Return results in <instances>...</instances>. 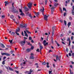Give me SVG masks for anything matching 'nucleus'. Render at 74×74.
I'll return each mask as SVG.
<instances>
[{
	"label": "nucleus",
	"instance_id": "f8f14e48",
	"mask_svg": "<svg viewBox=\"0 0 74 74\" xmlns=\"http://www.w3.org/2000/svg\"><path fill=\"white\" fill-rule=\"evenodd\" d=\"M43 48V47H42V46H40V53H41V50Z\"/></svg>",
	"mask_w": 74,
	"mask_h": 74
},
{
	"label": "nucleus",
	"instance_id": "de8ad7c7",
	"mask_svg": "<svg viewBox=\"0 0 74 74\" xmlns=\"http://www.w3.org/2000/svg\"><path fill=\"white\" fill-rule=\"evenodd\" d=\"M38 45H39L40 46H41V43H40V42H39L38 43Z\"/></svg>",
	"mask_w": 74,
	"mask_h": 74
},
{
	"label": "nucleus",
	"instance_id": "ddd939ff",
	"mask_svg": "<svg viewBox=\"0 0 74 74\" xmlns=\"http://www.w3.org/2000/svg\"><path fill=\"white\" fill-rule=\"evenodd\" d=\"M40 11L41 12H44V8L43 7V9H41L40 10Z\"/></svg>",
	"mask_w": 74,
	"mask_h": 74
},
{
	"label": "nucleus",
	"instance_id": "423d86ee",
	"mask_svg": "<svg viewBox=\"0 0 74 74\" xmlns=\"http://www.w3.org/2000/svg\"><path fill=\"white\" fill-rule=\"evenodd\" d=\"M32 3H30L28 5V7L29 9H31V7H32Z\"/></svg>",
	"mask_w": 74,
	"mask_h": 74
},
{
	"label": "nucleus",
	"instance_id": "20e7f679",
	"mask_svg": "<svg viewBox=\"0 0 74 74\" xmlns=\"http://www.w3.org/2000/svg\"><path fill=\"white\" fill-rule=\"evenodd\" d=\"M67 41H69V46H70L71 44V40H70V38H68L67 39Z\"/></svg>",
	"mask_w": 74,
	"mask_h": 74
},
{
	"label": "nucleus",
	"instance_id": "39448f33",
	"mask_svg": "<svg viewBox=\"0 0 74 74\" xmlns=\"http://www.w3.org/2000/svg\"><path fill=\"white\" fill-rule=\"evenodd\" d=\"M2 55H6V56H10V54L7 53H1Z\"/></svg>",
	"mask_w": 74,
	"mask_h": 74
},
{
	"label": "nucleus",
	"instance_id": "5701e85b",
	"mask_svg": "<svg viewBox=\"0 0 74 74\" xmlns=\"http://www.w3.org/2000/svg\"><path fill=\"white\" fill-rule=\"evenodd\" d=\"M35 15L36 16L38 17V15H39V13L38 12L37 13H36V14Z\"/></svg>",
	"mask_w": 74,
	"mask_h": 74
},
{
	"label": "nucleus",
	"instance_id": "3c124183",
	"mask_svg": "<svg viewBox=\"0 0 74 74\" xmlns=\"http://www.w3.org/2000/svg\"><path fill=\"white\" fill-rule=\"evenodd\" d=\"M36 51L38 52H40V51L39 50V49H38L36 50Z\"/></svg>",
	"mask_w": 74,
	"mask_h": 74
},
{
	"label": "nucleus",
	"instance_id": "69168bd1",
	"mask_svg": "<svg viewBox=\"0 0 74 74\" xmlns=\"http://www.w3.org/2000/svg\"><path fill=\"white\" fill-rule=\"evenodd\" d=\"M69 71H70V73H73L71 72V69H69Z\"/></svg>",
	"mask_w": 74,
	"mask_h": 74
},
{
	"label": "nucleus",
	"instance_id": "5fc2aeb1",
	"mask_svg": "<svg viewBox=\"0 0 74 74\" xmlns=\"http://www.w3.org/2000/svg\"><path fill=\"white\" fill-rule=\"evenodd\" d=\"M55 29V27H52V29L53 30V29L54 30V29Z\"/></svg>",
	"mask_w": 74,
	"mask_h": 74
},
{
	"label": "nucleus",
	"instance_id": "052dcab7",
	"mask_svg": "<svg viewBox=\"0 0 74 74\" xmlns=\"http://www.w3.org/2000/svg\"><path fill=\"white\" fill-rule=\"evenodd\" d=\"M3 73V71H2V70H1L0 71V74H1V73Z\"/></svg>",
	"mask_w": 74,
	"mask_h": 74
},
{
	"label": "nucleus",
	"instance_id": "13d9d810",
	"mask_svg": "<svg viewBox=\"0 0 74 74\" xmlns=\"http://www.w3.org/2000/svg\"><path fill=\"white\" fill-rule=\"evenodd\" d=\"M57 45L58 47H59V46H60V45H59V44L58 43H57Z\"/></svg>",
	"mask_w": 74,
	"mask_h": 74
},
{
	"label": "nucleus",
	"instance_id": "7c9ffc66",
	"mask_svg": "<svg viewBox=\"0 0 74 74\" xmlns=\"http://www.w3.org/2000/svg\"><path fill=\"white\" fill-rule=\"evenodd\" d=\"M59 58V56H56V60H58V58Z\"/></svg>",
	"mask_w": 74,
	"mask_h": 74
},
{
	"label": "nucleus",
	"instance_id": "4d7b16f0",
	"mask_svg": "<svg viewBox=\"0 0 74 74\" xmlns=\"http://www.w3.org/2000/svg\"><path fill=\"white\" fill-rule=\"evenodd\" d=\"M5 16H2V18H5Z\"/></svg>",
	"mask_w": 74,
	"mask_h": 74
},
{
	"label": "nucleus",
	"instance_id": "e2e57ef3",
	"mask_svg": "<svg viewBox=\"0 0 74 74\" xmlns=\"http://www.w3.org/2000/svg\"><path fill=\"white\" fill-rule=\"evenodd\" d=\"M6 47L8 48H10V46L9 45H7Z\"/></svg>",
	"mask_w": 74,
	"mask_h": 74
},
{
	"label": "nucleus",
	"instance_id": "0e129e2a",
	"mask_svg": "<svg viewBox=\"0 0 74 74\" xmlns=\"http://www.w3.org/2000/svg\"><path fill=\"white\" fill-rule=\"evenodd\" d=\"M15 72L16 73H17V74H18V73H19V71H16Z\"/></svg>",
	"mask_w": 74,
	"mask_h": 74
},
{
	"label": "nucleus",
	"instance_id": "6e6552de",
	"mask_svg": "<svg viewBox=\"0 0 74 74\" xmlns=\"http://www.w3.org/2000/svg\"><path fill=\"white\" fill-rule=\"evenodd\" d=\"M48 16H47L46 15H44V19H45V20L46 21H47V18Z\"/></svg>",
	"mask_w": 74,
	"mask_h": 74
},
{
	"label": "nucleus",
	"instance_id": "79ce46f5",
	"mask_svg": "<svg viewBox=\"0 0 74 74\" xmlns=\"http://www.w3.org/2000/svg\"><path fill=\"white\" fill-rule=\"evenodd\" d=\"M33 49H34V46H32L31 47V49L33 50Z\"/></svg>",
	"mask_w": 74,
	"mask_h": 74
},
{
	"label": "nucleus",
	"instance_id": "37998d69",
	"mask_svg": "<svg viewBox=\"0 0 74 74\" xmlns=\"http://www.w3.org/2000/svg\"><path fill=\"white\" fill-rule=\"evenodd\" d=\"M66 12H64V16H66Z\"/></svg>",
	"mask_w": 74,
	"mask_h": 74
},
{
	"label": "nucleus",
	"instance_id": "4be33fe9",
	"mask_svg": "<svg viewBox=\"0 0 74 74\" xmlns=\"http://www.w3.org/2000/svg\"><path fill=\"white\" fill-rule=\"evenodd\" d=\"M5 61H6L5 60H3V62H2V64H3V65L5 64Z\"/></svg>",
	"mask_w": 74,
	"mask_h": 74
},
{
	"label": "nucleus",
	"instance_id": "338daca9",
	"mask_svg": "<svg viewBox=\"0 0 74 74\" xmlns=\"http://www.w3.org/2000/svg\"><path fill=\"white\" fill-rule=\"evenodd\" d=\"M70 67L71 68H72V69H73V66H72V65H70Z\"/></svg>",
	"mask_w": 74,
	"mask_h": 74
},
{
	"label": "nucleus",
	"instance_id": "c03bdc74",
	"mask_svg": "<svg viewBox=\"0 0 74 74\" xmlns=\"http://www.w3.org/2000/svg\"><path fill=\"white\" fill-rule=\"evenodd\" d=\"M51 13L52 14H53V10H51Z\"/></svg>",
	"mask_w": 74,
	"mask_h": 74
},
{
	"label": "nucleus",
	"instance_id": "9b49d317",
	"mask_svg": "<svg viewBox=\"0 0 74 74\" xmlns=\"http://www.w3.org/2000/svg\"><path fill=\"white\" fill-rule=\"evenodd\" d=\"M24 10L25 11H29L28 8H26V7H24Z\"/></svg>",
	"mask_w": 74,
	"mask_h": 74
},
{
	"label": "nucleus",
	"instance_id": "680f3d73",
	"mask_svg": "<svg viewBox=\"0 0 74 74\" xmlns=\"http://www.w3.org/2000/svg\"><path fill=\"white\" fill-rule=\"evenodd\" d=\"M71 48H72V49H74V46H73V45L72 46Z\"/></svg>",
	"mask_w": 74,
	"mask_h": 74
},
{
	"label": "nucleus",
	"instance_id": "72a5a7b5",
	"mask_svg": "<svg viewBox=\"0 0 74 74\" xmlns=\"http://www.w3.org/2000/svg\"><path fill=\"white\" fill-rule=\"evenodd\" d=\"M9 42H10L11 44H12V40H9Z\"/></svg>",
	"mask_w": 74,
	"mask_h": 74
},
{
	"label": "nucleus",
	"instance_id": "603ef678",
	"mask_svg": "<svg viewBox=\"0 0 74 74\" xmlns=\"http://www.w3.org/2000/svg\"><path fill=\"white\" fill-rule=\"evenodd\" d=\"M69 56H71V54L70 53H69Z\"/></svg>",
	"mask_w": 74,
	"mask_h": 74
},
{
	"label": "nucleus",
	"instance_id": "bb28decb",
	"mask_svg": "<svg viewBox=\"0 0 74 74\" xmlns=\"http://www.w3.org/2000/svg\"><path fill=\"white\" fill-rule=\"evenodd\" d=\"M19 11L20 12V13H21L22 12H22V9H19Z\"/></svg>",
	"mask_w": 74,
	"mask_h": 74
},
{
	"label": "nucleus",
	"instance_id": "a18cd8bd",
	"mask_svg": "<svg viewBox=\"0 0 74 74\" xmlns=\"http://www.w3.org/2000/svg\"><path fill=\"white\" fill-rule=\"evenodd\" d=\"M16 30L17 32H19V31L20 30V28H18V29H16Z\"/></svg>",
	"mask_w": 74,
	"mask_h": 74
},
{
	"label": "nucleus",
	"instance_id": "4468645a",
	"mask_svg": "<svg viewBox=\"0 0 74 74\" xmlns=\"http://www.w3.org/2000/svg\"><path fill=\"white\" fill-rule=\"evenodd\" d=\"M15 33L14 32H12L11 34V36H14V35H15Z\"/></svg>",
	"mask_w": 74,
	"mask_h": 74
},
{
	"label": "nucleus",
	"instance_id": "393cba45",
	"mask_svg": "<svg viewBox=\"0 0 74 74\" xmlns=\"http://www.w3.org/2000/svg\"><path fill=\"white\" fill-rule=\"evenodd\" d=\"M60 10L61 14H62L63 13V11L62 10V8H60Z\"/></svg>",
	"mask_w": 74,
	"mask_h": 74
},
{
	"label": "nucleus",
	"instance_id": "cd10ccee",
	"mask_svg": "<svg viewBox=\"0 0 74 74\" xmlns=\"http://www.w3.org/2000/svg\"><path fill=\"white\" fill-rule=\"evenodd\" d=\"M68 25L69 26H70L71 25V22H69L68 23Z\"/></svg>",
	"mask_w": 74,
	"mask_h": 74
},
{
	"label": "nucleus",
	"instance_id": "e433bc0d",
	"mask_svg": "<svg viewBox=\"0 0 74 74\" xmlns=\"http://www.w3.org/2000/svg\"><path fill=\"white\" fill-rule=\"evenodd\" d=\"M64 23L65 25H67V22H66V21L65 20H64Z\"/></svg>",
	"mask_w": 74,
	"mask_h": 74
},
{
	"label": "nucleus",
	"instance_id": "6ab92c4d",
	"mask_svg": "<svg viewBox=\"0 0 74 74\" xmlns=\"http://www.w3.org/2000/svg\"><path fill=\"white\" fill-rule=\"evenodd\" d=\"M47 64V63L45 62H43L42 63V65H45V64Z\"/></svg>",
	"mask_w": 74,
	"mask_h": 74
},
{
	"label": "nucleus",
	"instance_id": "aec40b11",
	"mask_svg": "<svg viewBox=\"0 0 74 74\" xmlns=\"http://www.w3.org/2000/svg\"><path fill=\"white\" fill-rule=\"evenodd\" d=\"M54 5L55 7H57L58 5H59V3L56 4V3H55L54 4Z\"/></svg>",
	"mask_w": 74,
	"mask_h": 74
},
{
	"label": "nucleus",
	"instance_id": "1a4fd4ad",
	"mask_svg": "<svg viewBox=\"0 0 74 74\" xmlns=\"http://www.w3.org/2000/svg\"><path fill=\"white\" fill-rule=\"evenodd\" d=\"M12 12H13L14 13H18V11L17 10H16V11H14V9L13 10V9L12 10Z\"/></svg>",
	"mask_w": 74,
	"mask_h": 74
},
{
	"label": "nucleus",
	"instance_id": "f03ea898",
	"mask_svg": "<svg viewBox=\"0 0 74 74\" xmlns=\"http://www.w3.org/2000/svg\"><path fill=\"white\" fill-rule=\"evenodd\" d=\"M26 41V39H24V41H22L20 42L21 46H24L25 44V43H26V41Z\"/></svg>",
	"mask_w": 74,
	"mask_h": 74
},
{
	"label": "nucleus",
	"instance_id": "4c0bfd02",
	"mask_svg": "<svg viewBox=\"0 0 74 74\" xmlns=\"http://www.w3.org/2000/svg\"><path fill=\"white\" fill-rule=\"evenodd\" d=\"M54 8H55L54 7H52L51 8V10H53V9H54Z\"/></svg>",
	"mask_w": 74,
	"mask_h": 74
},
{
	"label": "nucleus",
	"instance_id": "864d4df0",
	"mask_svg": "<svg viewBox=\"0 0 74 74\" xmlns=\"http://www.w3.org/2000/svg\"><path fill=\"white\" fill-rule=\"evenodd\" d=\"M27 52H30V50L29 49H27Z\"/></svg>",
	"mask_w": 74,
	"mask_h": 74
},
{
	"label": "nucleus",
	"instance_id": "c85d7f7f",
	"mask_svg": "<svg viewBox=\"0 0 74 74\" xmlns=\"http://www.w3.org/2000/svg\"><path fill=\"white\" fill-rule=\"evenodd\" d=\"M69 20H70V21H71V20H72V19H73V18H72V17H71V16H70L69 17Z\"/></svg>",
	"mask_w": 74,
	"mask_h": 74
},
{
	"label": "nucleus",
	"instance_id": "c9c22d12",
	"mask_svg": "<svg viewBox=\"0 0 74 74\" xmlns=\"http://www.w3.org/2000/svg\"><path fill=\"white\" fill-rule=\"evenodd\" d=\"M47 2H48V1L47 0H45V4L46 5H47Z\"/></svg>",
	"mask_w": 74,
	"mask_h": 74
},
{
	"label": "nucleus",
	"instance_id": "774afa93",
	"mask_svg": "<svg viewBox=\"0 0 74 74\" xmlns=\"http://www.w3.org/2000/svg\"><path fill=\"white\" fill-rule=\"evenodd\" d=\"M72 56H73V57H74V53H72Z\"/></svg>",
	"mask_w": 74,
	"mask_h": 74
},
{
	"label": "nucleus",
	"instance_id": "7ed1b4c3",
	"mask_svg": "<svg viewBox=\"0 0 74 74\" xmlns=\"http://www.w3.org/2000/svg\"><path fill=\"white\" fill-rule=\"evenodd\" d=\"M20 26L21 28H23L24 27H25V28H26V27H27V25L25 24L24 26H23L22 24H20Z\"/></svg>",
	"mask_w": 74,
	"mask_h": 74
},
{
	"label": "nucleus",
	"instance_id": "2f4dec72",
	"mask_svg": "<svg viewBox=\"0 0 74 74\" xmlns=\"http://www.w3.org/2000/svg\"><path fill=\"white\" fill-rule=\"evenodd\" d=\"M54 34V29H53V31L52 32V36H53V34Z\"/></svg>",
	"mask_w": 74,
	"mask_h": 74
},
{
	"label": "nucleus",
	"instance_id": "b1692460",
	"mask_svg": "<svg viewBox=\"0 0 74 74\" xmlns=\"http://www.w3.org/2000/svg\"><path fill=\"white\" fill-rule=\"evenodd\" d=\"M52 39L51 40V42H52V44H53V37H51Z\"/></svg>",
	"mask_w": 74,
	"mask_h": 74
},
{
	"label": "nucleus",
	"instance_id": "ea45409f",
	"mask_svg": "<svg viewBox=\"0 0 74 74\" xmlns=\"http://www.w3.org/2000/svg\"><path fill=\"white\" fill-rule=\"evenodd\" d=\"M66 52H69V49H68V48H66Z\"/></svg>",
	"mask_w": 74,
	"mask_h": 74
},
{
	"label": "nucleus",
	"instance_id": "dca6fc26",
	"mask_svg": "<svg viewBox=\"0 0 74 74\" xmlns=\"http://www.w3.org/2000/svg\"><path fill=\"white\" fill-rule=\"evenodd\" d=\"M1 45L2 48H5V46H4V45L3 44V43L1 44Z\"/></svg>",
	"mask_w": 74,
	"mask_h": 74
},
{
	"label": "nucleus",
	"instance_id": "bf43d9fd",
	"mask_svg": "<svg viewBox=\"0 0 74 74\" xmlns=\"http://www.w3.org/2000/svg\"><path fill=\"white\" fill-rule=\"evenodd\" d=\"M5 58H6V57H4L3 58V60H5Z\"/></svg>",
	"mask_w": 74,
	"mask_h": 74
},
{
	"label": "nucleus",
	"instance_id": "a878e982",
	"mask_svg": "<svg viewBox=\"0 0 74 74\" xmlns=\"http://www.w3.org/2000/svg\"><path fill=\"white\" fill-rule=\"evenodd\" d=\"M20 15H21V16H23V15H25L24 13H23V12H22L20 14Z\"/></svg>",
	"mask_w": 74,
	"mask_h": 74
},
{
	"label": "nucleus",
	"instance_id": "6e6d98bb",
	"mask_svg": "<svg viewBox=\"0 0 74 74\" xmlns=\"http://www.w3.org/2000/svg\"><path fill=\"white\" fill-rule=\"evenodd\" d=\"M10 52L11 54H12V53H14V51H10Z\"/></svg>",
	"mask_w": 74,
	"mask_h": 74
},
{
	"label": "nucleus",
	"instance_id": "8fccbe9b",
	"mask_svg": "<svg viewBox=\"0 0 74 74\" xmlns=\"http://www.w3.org/2000/svg\"><path fill=\"white\" fill-rule=\"evenodd\" d=\"M71 14L72 15H74V12H71Z\"/></svg>",
	"mask_w": 74,
	"mask_h": 74
},
{
	"label": "nucleus",
	"instance_id": "c756f323",
	"mask_svg": "<svg viewBox=\"0 0 74 74\" xmlns=\"http://www.w3.org/2000/svg\"><path fill=\"white\" fill-rule=\"evenodd\" d=\"M10 18H11V19H13V18H14V16L13 15H12L11 16H10Z\"/></svg>",
	"mask_w": 74,
	"mask_h": 74
},
{
	"label": "nucleus",
	"instance_id": "49530a36",
	"mask_svg": "<svg viewBox=\"0 0 74 74\" xmlns=\"http://www.w3.org/2000/svg\"><path fill=\"white\" fill-rule=\"evenodd\" d=\"M63 10L65 11H66V9L64 8H63Z\"/></svg>",
	"mask_w": 74,
	"mask_h": 74
},
{
	"label": "nucleus",
	"instance_id": "a211bd4d",
	"mask_svg": "<svg viewBox=\"0 0 74 74\" xmlns=\"http://www.w3.org/2000/svg\"><path fill=\"white\" fill-rule=\"evenodd\" d=\"M9 70H11V71H14V70L13 69L11 68L10 67H9Z\"/></svg>",
	"mask_w": 74,
	"mask_h": 74
},
{
	"label": "nucleus",
	"instance_id": "2eb2a0df",
	"mask_svg": "<svg viewBox=\"0 0 74 74\" xmlns=\"http://www.w3.org/2000/svg\"><path fill=\"white\" fill-rule=\"evenodd\" d=\"M10 2H8V1H5L4 2V3L5 4H10Z\"/></svg>",
	"mask_w": 74,
	"mask_h": 74
},
{
	"label": "nucleus",
	"instance_id": "a19ab883",
	"mask_svg": "<svg viewBox=\"0 0 74 74\" xmlns=\"http://www.w3.org/2000/svg\"><path fill=\"white\" fill-rule=\"evenodd\" d=\"M25 36H26L27 37H28V35H27V34H25Z\"/></svg>",
	"mask_w": 74,
	"mask_h": 74
},
{
	"label": "nucleus",
	"instance_id": "f3484780",
	"mask_svg": "<svg viewBox=\"0 0 74 74\" xmlns=\"http://www.w3.org/2000/svg\"><path fill=\"white\" fill-rule=\"evenodd\" d=\"M43 45L44 46H47V45H48V42H47L46 43L43 44Z\"/></svg>",
	"mask_w": 74,
	"mask_h": 74
},
{
	"label": "nucleus",
	"instance_id": "f257e3e1",
	"mask_svg": "<svg viewBox=\"0 0 74 74\" xmlns=\"http://www.w3.org/2000/svg\"><path fill=\"white\" fill-rule=\"evenodd\" d=\"M33 71L32 70V69H31L29 70V71H26L25 72V74H26V73H27V74H32V72H33Z\"/></svg>",
	"mask_w": 74,
	"mask_h": 74
},
{
	"label": "nucleus",
	"instance_id": "58836bf2",
	"mask_svg": "<svg viewBox=\"0 0 74 74\" xmlns=\"http://www.w3.org/2000/svg\"><path fill=\"white\" fill-rule=\"evenodd\" d=\"M29 40H32V37H29Z\"/></svg>",
	"mask_w": 74,
	"mask_h": 74
},
{
	"label": "nucleus",
	"instance_id": "412c9836",
	"mask_svg": "<svg viewBox=\"0 0 74 74\" xmlns=\"http://www.w3.org/2000/svg\"><path fill=\"white\" fill-rule=\"evenodd\" d=\"M28 15L30 17L31 19H32V14H29Z\"/></svg>",
	"mask_w": 74,
	"mask_h": 74
},
{
	"label": "nucleus",
	"instance_id": "0eeeda50",
	"mask_svg": "<svg viewBox=\"0 0 74 74\" xmlns=\"http://www.w3.org/2000/svg\"><path fill=\"white\" fill-rule=\"evenodd\" d=\"M29 58L32 59H34V58L33 57V53H32L31 54V56Z\"/></svg>",
	"mask_w": 74,
	"mask_h": 74
},
{
	"label": "nucleus",
	"instance_id": "09e8293b",
	"mask_svg": "<svg viewBox=\"0 0 74 74\" xmlns=\"http://www.w3.org/2000/svg\"><path fill=\"white\" fill-rule=\"evenodd\" d=\"M21 34L23 36H25L24 35V34H23V31L22 32Z\"/></svg>",
	"mask_w": 74,
	"mask_h": 74
},
{
	"label": "nucleus",
	"instance_id": "9d476101",
	"mask_svg": "<svg viewBox=\"0 0 74 74\" xmlns=\"http://www.w3.org/2000/svg\"><path fill=\"white\" fill-rule=\"evenodd\" d=\"M14 3H12V7H13L12 8V10H15V7H14Z\"/></svg>",
	"mask_w": 74,
	"mask_h": 74
},
{
	"label": "nucleus",
	"instance_id": "f704fd0d",
	"mask_svg": "<svg viewBox=\"0 0 74 74\" xmlns=\"http://www.w3.org/2000/svg\"><path fill=\"white\" fill-rule=\"evenodd\" d=\"M46 42H47V41H46V40H44L43 42V44H44L46 43Z\"/></svg>",
	"mask_w": 74,
	"mask_h": 74
},
{
	"label": "nucleus",
	"instance_id": "473e14b6",
	"mask_svg": "<svg viewBox=\"0 0 74 74\" xmlns=\"http://www.w3.org/2000/svg\"><path fill=\"white\" fill-rule=\"evenodd\" d=\"M27 45H29V46H32V45L30 43V42H29L27 44Z\"/></svg>",
	"mask_w": 74,
	"mask_h": 74
}]
</instances>
